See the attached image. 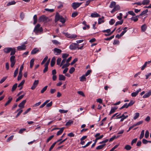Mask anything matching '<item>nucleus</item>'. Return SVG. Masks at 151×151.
Here are the masks:
<instances>
[{
  "label": "nucleus",
  "instance_id": "obj_34",
  "mask_svg": "<svg viewBox=\"0 0 151 151\" xmlns=\"http://www.w3.org/2000/svg\"><path fill=\"white\" fill-rule=\"evenodd\" d=\"M144 130H143L141 132L139 138L140 139H141L143 137L144 134Z\"/></svg>",
  "mask_w": 151,
  "mask_h": 151
},
{
  "label": "nucleus",
  "instance_id": "obj_56",
  "mask_svg": "<svg viewBox=\"0 0 151 151\" xmlns=\"http://www.w3.org/2000/svg\"><path fill=\"white\" fill-rule=\"evenodd\" d=\"M149 136V132L147 130L145 133V137L146 138H147Z\"/></svg>",
  "mask_w": 151,
  "mask_h": 151
},
{
  "label": "nucleus",
  "instance_id": "obj_8",
  "mask_svg": "<svg viewBox=\"0 0 151 151\" xmlns=\"http://www.w3.org/2000/svg\"><path fill=\"white\" fill-rule=\"evenodd\" d=\"M62 50L58 48H55L53 50L54 53L56 55L60 54Z\"/></svg>",
  "mask_w": 151,
  "mask_h": 151
},
{
  "label": "nucleus",
  "instance_id": "obj_55",
  "mask_svg": "<svg viewBox=\"0 0 151 151\" xmlns=\"http://www.w3.org/2000/svg\"><path fill=\"white\" fill-rule=\"evenodd\" d=\"M7 77H3L1 80L0 81V83H2L3 82H4V81L6 79Z\"/></svg>",
  "mask_w": 151,
  "mask_h": 151
},
{
  "label": "nucleus",
  "instance_id": "obj_4",
  "mask_svg": "<svg viewBox=\"0 0 151 151\" xmlns=\"http://www.w3.org/2000/svg\"><path fill=\"white\" fill-rule=\"evenodd\" d=\"M64 35L67 37L71 39H75L77 37V35H76L71 34L67 32L65 33Z\"/></svg>",
  "mask_w": 151,
  "mask_h": 151
},
{
  "label": "nucleus",
  "instance_id": "obj_53",
  "mask_svg": "<svg viewBox=\"0 0 151 151\" xmlns=\"http://www.w3.org/2000/svg\"><path fill=\"white\" fill-rule=\"evenodd\" d=\"M45 68L43 70V72L44 73H45L47 71V62L45 65Z\"/></svg>",
  "mask_w": 151,
  "mask_h": 151
},
{
  "label": "nucleus",
  "instance_id": "obj_54",
  "mask_svg": "<svg viewBox=\"0 0 151 151\" xmlns=\"http://www.w3.org/2000/svg\"><path fill=\"white\" fill-rule=\"evenodd\" d=\"M68 110H65L63 109H60L59 110V111L60 113H66L68 112Z\"/></svg>",
  "mask_w": 151,
  "mask_h": 151
},
{
  "label": "nucleus",
  "instance_id": "obj_49",
  "mask_svg": "<svg viewBox=\"0 0 151 151\" xmlns=\"http://www.w3.org/2000/svg\"><path fill=\"white\" fill-rule=\"evenodd\" d=\"M69 54L67 53H65L63 54L62 55V57L63 59H66L67 57L69 56Z\"/></svg>",
  "mask_w": 151,
  "mask_h": 151
},
{
  "label": "nucleus",
  "instance_id": "obj_15",
  "mask_svg": "<svg viewBox=\"0 0 151 151\" xmlns=\"http://www.w3.org/2000/svg\"><path fill=\"white\" fill-rule=\"evenodd\" d=\"M8 100L7 101L6 103L4 104V106H6L7 105H8V104H9L12 101L13 98L12 97H11L10 96L8 98Z\"/></svg>",
  "mask_w": 151,
  "mask_h": 151
},
{
  "label": "nucleus",
  "instance_id": "obj_28",
  "mask_svg": "<svg viewBox=\"0 0 151 151\" xmlns=\"http://www.w3.org/2000/svg\"><path fill=\"white\" fill-rule=\"evenodd\" d=\"M16 2L14 1H12L8 2L6 4L7 6H9L11 5H14L16 4Z\"/></svg>",
  "mask_w": 151,
  "mask_h": 151
},
{
  "label": "nucleus",
  "instance_id": "obj_33",
  "mask_svg": "<svg viewBox=\"0 0 151 151\" xmlns=\"http://www.w3.org/2000/svg\"><path fill=\"white\" fill-rule=\"evenodd\" d=\"M131 148V147L129 145H126L124 147V149L127 150H130Z\"/></svg>",
  "mask_w": 151,
  "mask_h": 151
},
{
  "label": "nucleus",
  "instance_id": "obj_1",
  "mask_svg": "<svg viewBox=\"0 0 151 151\" xmlns=\"http://www.w3.org/2000/svg\"><path fill=\"white\" fill-rule=\"evenodd\" d=\"M60 20V22L62 23H64L65 22V19L62 16H60L59 14H57L55 17V22H57Z\"/></svg>",
  "mask_w": 151,
  "mask_h": 151
},
{
  "label": "nucleus",
  "instance_id": "obj_19",
  "mask_svg": "<svg viewBox=\"0 0 151 151\" xmlns=\"http://www.w3.org/2000/svg\"><path fill=\"white\" fill-rule=\"evenodd\" d=\"M117 109V107L116 106L111 107L109 114L110 115L115 112V111Z\"/></svg>",
  "mask_w": 151,
  "mask_h": 151
},
{
  "label": "nucleus",
  "instance_id": "obj_47",
  "mask_svg": "<svg viewBox=\"0 0 151 151\" xmlns=\"http://www.w3.org/2000/svg\"><path fill=\"white\" fill-rule=\"evenodd\" d=\"M75 69L74 67H71L69 70V72L70 73H72L75 71Z\"/></svg>",
  "mask_w": 151,
  "mask_h": 151
},
{
  "label": "nucleus",
  "instance_id": "obj_46",
  "mask_svg": "<svg viewBox=\"0 0 151 151\" xmlns=\"http://www.w3.org/2000/svg\"><path fill=\"white\" fill-rule=\"evenodd\" d=\"M92 141L89 142H88L85 145L82 146L81 147L83 148H85L88 146L90 144H91L92 143Z\"/></svg>",
  "mask_w": 151,
  "mask_h": 151
},
{
  "label": "nucleus",
  "instance_id": "obj_40",
  "mask_svg": "<svg viewBox=\"0 0 151 151\" xmlns=\"http://www.w3.org/2000/svg\"><path fill=\"white\" fill-rule=\"evenodd\" d=\"M17 86V83H15L13 86H12V91H14L16 88Z\"/></svg>",
  "mask_w": 151,
  "mask_h": 151
},
{
  "label": "nucleus",
  "instance_id": "obj_23",
  "mask_svg": "<svg viewBox=\"0 0 151 151\" xmlns=\"http://www.w3.org/2000/svg\"><path fill=\"white\" fill-rule=\"evenodd\" d=\"M64 129V127H62L60 128V130L57 132V135L58 136L61 134L63 132Z\"/></svg>",
  "mask_w": 151,
  "mask_h": 151
},
{
  "label": "nucleus",
  "instance_id": "obj_59",
  "mask_svg": "<svg viewBox=\"0 0 151 151\" xmlns=\"http://www.w3.org/2000/svg\"><path fill=\"white\" fill-rule=\"evenodd\" d=\"M78 15V13L76 12H73L72 14V17H74Z\"/></svg>",
  "mask_w": 151,
  "mask_h": 151
},
{
  "label": "nucleus",
  "instance_id": "obj_7",
  "mask_svg": "<svg viewBox=\"0 0 151 151\" xmlns=\"http://www.w3.org/2000/svg\"><path fill=\"white\" fill-rule=\"evenodd\" d=\"M47 17L44 15H43L40 17L38 22H43L47 21Z\"/></svg>",
  "mask_w": 151,
  "mask_h": 151
},
{
  "label": "nucleus",
  "instance_id": "obj_38",
  "mask_svg": "<svg viewBox=\"0 0 151 151\" xmlns=\"http://www.w3.org/2000/svg\"><path fill=\"white\" fill-rule=\"evenodd\" d=\"M61 60V58H58L57 60V64L58 65H60V62Z\"/></svg>",
  "mask_w": 151,
  "mask_h": 151
},
{
  "label": "nucleus",
  "instance_id": "obj_25",
  "mask_svg": "<svg viewBox=\"0 0 151 151\" xmlns=\"http://www.w3.org/2000/svg\"><path fill=\"white\" fill-rule=\"evenodd\" d=\"M105 144H104L102 145H100L96 147V149L97 150L101 149L105 146Z\"/></svg>",
  "mask_w": 151,
  "mask_h": 151
},
{
  "label": "nucleus",
  "instance_id": "obj_41",
  "mask_svg": "<svg viewBox=\"0 0 151 151\" xmlns=\"http://www.w3.org/2000/svg\"><path fill=\"white\" fill-rule=\"evenodd\" d=\"M18 68H17L15 70L14 72V78L16 77L18 74Z\"/></svg>",
  "mask_w": 151,
  "mask_h": 151
},
{
  "label": "nucleus",
  "instance_id": "obj_11",
  "mask_svg": "<svg viewBox=\"0 0 151 151\" xmlns=\"http://www.w3.org/2000/svg\"><path fill=\"white\" fill-rule=\"evenodd\" d=\"M113 8H114L111 12V13H113L119 10L120 9V7L119 5H117Z\"/></svg>",
  "mask_w": 151,
  "mask_h": 151
},
{
  "label": "nucleus",
  "instance_id": "obj_60",
  "mask_svg": "<svg viewBox=\"0 0 151 151\" xmlns=\"http://www.w3.org/2000/svg\"><path fill=\"white\" fill-rule=\"evenodd\" d=\"M122 13H120L119 15L117 16V18L118 19L120 20L122 18Z\"/></svg>",
  "mask_w": 151,
  "mask_h": 151
},
{
  "label": "nucleus",
  "instance_id": "obj_48",
  "mask_svg": "<svg viewBox=\"0 0 151 151\" xmlns=\"http://www.w3.org/2000/svg\"><path fill=\"white\" fill-rule=\"evenodd\" d=\"M114 36L113 35L111 37L104 39V40L106 41L110 40L114 37Z\"/></svg>",
  "mask_w": 151,
  "mask_h": 151
},
{
  "label": "nucleus",
  "instance_id": "obj_27",
  "mask_svg": "<svg viewBox=\"0 0 151 151\" xmlns=\"http://www.w3.org/2000/svg\"><path fill=\"white\" fill-rule=\"evenodd\" d=\"M141 31L142 32H145L147 26L145 24H144L141 27Z\"/></svg>",
  "mask_w": 151,
  "mask_h": 151
},
{
  "label": "nucleus",
  "instance_id": "obj_57",
  "mask_svg": "<svg viewBox=\"0 0 151 151\" xmlns=\"http://www.w3.org/2000/svg\"><path fill=\"white\" fill-rule=\"evenodd\" d=\"M22 77V73H19V74L18 75V76L17 77V80L18 81H19L21 79V78Z\"/></svg>",
  "mask_w": 151,
  "mask_h": 151
},
{
  "label": "nucleus",
  "instance_id": "obj_12",
  "mask_svg": "<svg viewBox=\"0 0 151 151\" xmlns=\"http://www.w3.org/2000/svg\"><path fill=\"white\" fill-rule=\"evenodd\" d=\"M151 95V90H150L148 92L146 93L145 95H144L142 98H146L149 97Z\"/></svg>",
  "mask_w": 151,
  "mask_h": 151
},
{
  "label": "nucleus",
  "instance_id": "obj_32",
  "mask_svg": "<svg viewBox=\"0 0 151 151\" xmlns=\"http://www.w3.org/2000/svg\"><path fill=\"white\" fill-rule=\"evenodd\" d=\"M10 52H11L10 53V55L12 56L14 55L15 54L16 52V50L15 48H12V50Z\"/></svg>",
  "mask_w": 151,
  "mask_h": 151
},
{
  "label": "nucleus",
  "instance_id": "obj_63",
  "mask_svg": "<svg viewBox=\"0 0 151 151\" xmlns=\"http://www.w3.org/2000/svg\"><path fill=\"white\" fill-rule=\"evenodd\" d=\"M25 82V80H23L22 82L19 84L18 86V87H19L20 86H22L24 84Z\"/></svg>",
  "mask_w": 151,
  "mask_h": 151
},
{
  "label": "nucleus",
  "instance_id": "obj_39",
  "mask_svg": "<svg viewBox=\"0 0 151 151\" xmlns=\"http://www.w3.org/2000/svg\"><path fill=\"white\" fill-rule=\"evenodd\" d=\"M148 12L147 9H146L144 11H143L139 15V16H141L146 14Z\"/></svg>",
  "mask_w": 151,
  "mask_h": 151
},
{
  "label": "nucleus",
  "instance_id": "obj_52",
  "mask_svg": "<svg viewBox=\"0 0 151 151\" xmlns=\"http://www.w3.org/2000/svg\"><path fill=\"white\" fill-rule=\"evenodd\" d=\"M24 96V95H21L20 96H19L18 98L16 100V102H17L20 100L22 99Z\"/></svg>",
  "mask_w": 151,
  "mask_h": 151
},
{
  "label": "nucleus",
  "instance_id": "obj_61",
  "mask_svg": "<svg viewBox=\"0 0 151 151\" xmlns=\"http://www.w3.org/2000/svg\"><path fill=\"white\" fill-rule=\"evenodd\" d=\"M14 137L13 135H11L10 137H9L7 139L6 141L7 142H9L10 140H12L13 139Z\"/></svg>",
  "mask_w": 151,
  "mask_h": 151
},
{
  "label": "nucleus",
  "instance_id": "obj_51",
  "mask_svg": "<svg viewBox=\"0 0 151 151\" xmlns=\"http://www.w3.org/2000/svg\"><path fill=\"white\" fill-rule=\"evenodd\" d=\"M143 122V121H139L136 124H134V126L135 127L137 126H138L140 124H142Z\"/></svg>",
  "mask_w": 151,
  "mask_h": 151
},
{
  "label": "nucleus",
  "instance_id": "obj_31",
  "mask_svg": "<svg viewBox=\"0 0 151 151\" xmlns=\"http://www.w3.org/2000/svg\"><path fill=\"white\" fill-rule=\"evenodd\" d=\"M73 121L71 120H69L68 121L66 122L65 124L66 126H70L71 124H73Z\"/></svg>",
  "mask_w": 151,
  "mask_h": 151
},
{
  "label": "nucleus",
  "instance_id": "obj_42",
  "mask_svg": "<svg viewBox=\"0 0 151 151\" xmlns=\"http://www.w3.org/2000/svg\"><path fill=\"white\" fill-rule=\"evenodd\" d=\"M47 104V100H46L40 106V108H42L44 107L45 105H46V106H47V104Z\"/></svg>",
  "mask_w": 151,
  "mask_h": 151
},
{
  "label": "nucleus",
  "instance_id": "obj_37",
  "mask_svg": "<svg viewBox=\"0 0 151 151\" xmlns=\"http://www.w3.org/2000/svg\"><path fill=\"white\" fill-rule=\"evenodd\" d=\"M139 114L138 112H137L135 113V116L133 117V119L134 120L136 119H137L139 116Z\"/></svg>",
  "mask_w": 151,
  "mask_h": 151
},
{
  "label": "nucleus",
  "instance_id": "obj_58",
  "mask_svg": "<svg viewBox=\"0 0 151 151\" xmlns=\"http://www.w3.org/2000/svg\"><path fill=\"white\" fill-rule=\"evenodd\" d=\"M137 140V138H136L133 139L131 142V145H132L134 143H135Z\"/></svg>",
  "mask_w": 151,
  "mask_h": 151
},
{
  "label": "nucleus",
  "instance_id": "obj_3",
  "mask_svg": "<svg viewBox=\"0 0 151 151\" xmlns=\"http://www.w3.org/2000/svg\"><path fill=\"white\" fill-rule=\"evenodd\" d=\"M15 56L14 55H12L10 58V61L11 62V67L13 68L16 63V60H15Z\"/></svg>",
  "mask_w": 151,
  "mask_h": 151
},
{
  "label": "nucleus",
  "instance_id": "obj_50",
  "mask_svg": "<svg viewBox=\"0 0 151 151\" xmlns=\"http://www.w3.org/2000/svg\"><path fill=\"white\" fill-rule=\"evenodd\" d=\"M147 62H146L144 65L142 66L141 68V70H143L146 67L147 65Z\"/></svg>",
  "mask_w": 151,
  "mask_h": 151
},
{
  "label": "nucleus",
  "instance_id": "obj_18",
  "mask_svg": "<svg viewBox=\"0 0 151 151\" xmlns=\"http://www.w3.org/2000/svg\"><path fill=\"white\" fill-rule=\"evenodd\" d=\"M39 49L37 48H35L33 49L31 52V54H35L37 52H39Z\"/></svg>",
  "mask_w": 151,
  "mask_h": 151
},
{
  "label": "nucleus",
  "instance_id": "obj_2",
  "mask_svg": "<svg viewBox=\"0 0 151 151\" xmlns=\"http://www.w3.org/2000/svg\"><path fill=\"white\" fill-rule=\"evenodd\" d=\"M40 25L39 24H37L35 27L34 29V32L36 33L39 32H41L42 31V29L41 27H40Z\"/></svg>",
  "mask_w": 151,
  "mask_h": 151
},
{
  "label": "nucleus",
  "instance_id": "obj_24",
  "mask_svg": "<svg viewBox=\"0 0 151 151\" xmlns=\"http://www.w3.org/2000/svg\"><path fill=\"white\" fill-rule=\"evenodd\" d=\"M139 15H137L135 17H132L130 18V19L131 20L133 21L134 22H136L138 21V18L139 17Z\"/></svg>",
  "mask_w": 151,
  "mask_h": 151
},
{
  "label": "nucleus",
  "instance_id": "obj_13",
  "mask_svg": "<svg viewBox=\"0 0 151 151\" xmlns=\"http://www.w3.org/2000/svg\"><path fill=\"white\" fill-rule=\"evenodd\" d=\"M26 102V100H23L21 103H20L18 105V106L21 108V109L24 108V105Z\"/></svg>",
  "mask_w": 151,
  "mask_h": 151
},
{
  "label": "nucleus",
  "instance_id": "obj_29",
  "mask_svg": "<svg viewBox=\"0 0 151 151\" xmlns=\"http://www.w3.org/2000/svg\"><path fill=\"white\" fill-rule=\"evenodd\" d=\"M34 60V59L32 58L31 60L30 61V67L31 68H32L33 65Z\"/></svg>",
  "mask_w": 151,
  "mask_h": 151
},
{
  "label": "nucleus",
  "instance_id": "obj_45",
  "mask_svg": "<svg viewBox=\"0 0 151 151\" xmlns=\"http://www.w3.org/2000/svg\"><path fill=\"white\" fill-rule=\"evenodd\" d=\"M128 13L133 16H135L136 15L132 11H129L128 12Z\"/></svg>",
  "mask_w": 151,
  "mask_h": 151
},
{
  "label": "nucleus",
  "instance_id": "obj_20",
  "mask_svg": "<svg viewBox=\"0 0 151 151\" xmlns=\"http://www.w3.org/2000/svg\"><path fill=\"white\" fill-rule=\"evenodd\" d=\"M65 79V77L63 75L60 74L59 75V80L64 81Z\"/></svg>",
  "mask_w": 151,
  "mask_h": 151
},
{
  "label": "nucleus",
  "instance_id": "obj_35",
  "mask_svg": "<svg viewBox=\"0 0 151 151\" xmlns=\"http://www.w3.org/2000/svg\"><path fill=\"white\" fill-rule=\"evenodd\" d=\"M127 27H125L123 29V31L121 33V35L123 36L124 34L127 31Z\"/></svg>",
  "mask_w": 151,
  "mask_h": 151
},
{
  "label": "nucleus",
  "instance_id": "obj_16",
  "mask_svg": "<svg viewBox=\"0 0 151 151\" xmlns=\"http://www.w3.org/2000/svg\"><path fill=\"white\" fill-rule=\"evenodd\" d=\"M55 60L56 58L55 57H53L50 63V65L51 67H53L55 65Z\"/></svg>",
  "mask_w": 151,
  "mask_h": 151
},
{
  "label": "nucleus",
  "instance_id": "obj_64",
  "mask_svg": "<svg viewBox=\"0 0 151 151\" xmlns=\"http://www.w3.org/2000/svg\"><path fill=\"white\" fill-rule=\"evenodd\" d=\"M119 42L118 40H114V41L113 44L114 45H119Z\"/></svg>",
  "mask_w": 151,
  "mask_h": 151
},
{
  "label": "nucleus",
  "instance_id": "obj_9",
  "mask_svg": "<svg viewBox=\"0 0 151 151\" xmlns=\"http://www.w3.org/2000/svg\"><path fill=\"white\" fill-rule=\"evenodd\" d=\"M12 50V47H6L3 49V51L5 53H8L9 52Z\"/></svg>",
  "mask_w": 151,
  "mask_h": 151
},
{
  "label": "nucleus",
  "instance_id": "obj_43",
  "mask_svg": "<svg viewBox=\"0 0 151 151\" xmlns=\"http://www.w3.org/2000/svg\"><path fill=\"white\" fill-rule=\"evenodd\" d=\"M138 93H137V92H132L131 93V95L132 97H136Z\"/></svg>",
  "mask_w": 151,
  "mask_h": 151
},
{
  "label": "nucleus",
  "instance_id": "obj_6",
  "mask_svg": "<svg viewBox=\"0 0 151 151\" xmlns=\"http://www.w3.org/2000/svg\"><path fill=\"white\" fill-rule=\"evenodd\" d=\"M82 3H78V2H74L72 4V6L73 9H75L77 8L78 7L82 4Z\"/></svg>",
  "mask_w": 151,
  "mask_h": 151
},
{
  "label": "nucleus",
  "instance_id": "obj_10",
  "mask_svg": "<svg viewBox=\"0 0 151 151\" xmlns=\"http://www.w3.org/2000/svg\"><path fill=\"white\" fill-rule=\"evenodd\" d=\"M26 46L24 45L23 44L21 45L18 46L17 48V50H24L26 49Z\"/></svg>",
  "mask_w": 151,
  "mask_h": 151
},
{
  "label": "nucleus",
  "instance_id": "obj_17",
  "mask_svg": "<svg viewBox=\"0 0 151 151\" xmlns=\"http://www.w3.org/2000/svg\"><path fill=\"white\" fill-rule=\"evenodd\" d=\"M92 17H100V15L96 12L92 13L91 15Z\"/></svg>",
  "mask_w": 151,
  "mask_h": 151
},
{
  "label": "nucleus",
  "instance_id": "obj_30",
  "mask_svg": "<svg viewBox=\"0 0 151 151\" xmlns=\"http://www.w3.org/2000/svg\"><path fill=\"white\" fill-rule=\"evenodd\" d=\"M86 76L84 75H83L80 78V81H86V78L85 77Z\"/></svg>",
  "mask_w": 151,
  "mask_h": 151
},
{
  "label": "nucleus",
  "instance_id": "obj_22",
  "mask_svg": "<svg viewBox=\"0 0 151 151\" xmlns=\"http://www.w3.org/2000/svg\"><path fill=\"white\" fill-rule=\"evenodd\" d=\"M150 1V0H143L142 2V4L143 5H147L149 4Z\"/></svg>",
  "mask_w": 151,
  "mask_h": 151
},
{
  "label": "nucleus",
  "instance_id": "obj_26",
  "mask_svg": "<svg viewBox=\"0 0 151 151\" xmlns=\"http://www.w3.org/2000/svg\"><path fill=\"white\" fill-rule=\"evenodd\" d=\"M116 4V3L115 1H112L111 3L109 5V7L110 8H113L115 6Z\"/></svg>",
  "mask_w": 151,
  "mask_h": 151
},
{
  "label": "nucleus",
  "instance_id": "obj_62",
  "mask_svg": "<svg viewBox=\"0 0 151 151\" xmlns=\"http://www.w3.org/2000/svg\"><path fill=\"white\" fill-rule=\"evenodd\" d=\"M47 60V56H46L45 58L42 61L41 63V65H42Z\"/></svg>",
  "mask_w": 151,
  "mask_h": 151
},
{
  "label": "nucleus",
  "instance_id": "obj_5",
  "mask_svg": "<svg viewBox=\"0 0 151 151\" xmlns=\"http://www.w3.org/2000/svg\"><path fill=\"white\" fill-rule=\"evenodd\" d=\"M79 45L76 43H72L69 46V48L72 50H76L77 49Z\"/></svg>",
  "mask_w": 151,
  "mask_h": 151
},
{
  "label": "nucleus",
  "instance_id": "obj_36",
  "mask_svg": "<svg viewBox=\"0 0 151 151\" xmlns=\"http://www.w3.org/2000/svg\"><path fill=\"white\" fill-rule=\"evenodd\" d=\"M123 20L117 21L115 25L116 26L118 25H121L123 23Z\"/></svg>",
  "mask_w": 151,
  "mask_h": 151
},
{
  "label": "nucleus",
  "instance_id": "obj_14",
  "mask_svg": "<svg viewBox=\"0 0 151 151\" xmlns=\"http://www.w3.org/2000/svg\"><path fill=\"white\" fill-rule=\"evenodd\" d=\"M62 140V139H59L56 142H54L51 146L50 148L49 149V151H50L54 147L56 144L57 142H60V141Z\"/></svg>",
  "mask_w": 151,
  "mask_h": 151
},
{
  "label": "nucleus",
  "instance_id": "obj_21",
  "mask_svg": "<svg viewBox=\"0 0 151 151\" xmlns=\"http://www.w3.org/2000/svg\"><path fill=\"white\" fill-rule=\"evenodd\" d=\"M104 17L102 16L101 18H99L98 19V24H101L102 23H103L104 22Z\"/></svg>",
  "mask_w": 151,
  "mask_h": 151
},
{
  "label": "nucleus",
  "instance_id": "obj_44",
  "mask_svg": "<svg viewBox=\"0 0 151 151\" xmlns=\"http://www.w3.org/2000/svg\"><path fill=\"white\" fill-rule=\"evenodd\" d=\"M115 20L114 19H111L110 21H109V24L111 25H112L114 24L115 23Z\"/></svg>",
  "mask_w": 151,
  "mask_h": 151
}]
</instances>
